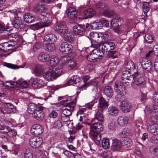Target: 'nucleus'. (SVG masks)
Here are the masks:
<instances>
[{"label": "nucleus", "instance_id": "obj_1", "mask_svg": "<svg viewBox=\"0 0 158 158\" xmlns=\"http://www.w3.org/2000/svg\"><path fill=\"white\" fill-rule=\"evenodd\" d=\"M88 124L90 126L91 131L89 135L90 138L94 141H97L95 143L97 144L100 143L101 141V135L99 134L103 130V126L100 123H95L91 125L90 123Z\"/></svg>", "mask_w": 158, "mask_h": 158}, {"label": "nucleus", "instance_id": "obj_2", "mask_svg": "<svg viewBox=\"0 0 158 158\" xmlns=\"http://www.w3.org/2000/svg\"><path fill=\"white\" fill-rule=\"evenodd\" d=\"M7 82H11L10 85H11L22 86L24 88H26L30 85H32L35 88H40L44 85V83L43 80L39 78L37 79L33 83L30 82V81L28 82H27L25 81H22L20 80L15 82H12L11 81H6V83Z\"/></svg>", "mask_w": 158, "mask_h": 158}, {"label": "nucleus", "instance_id": "obj_3", "mask_svg": "<svg viewBox=\"0 0 158 158\" xmlns=\"http://www.w3.org/2000/svg\"><path fill=\"white\" fill-rule=\"evenodd\" d=\"M102 51L103 53H107V56L108 58L114 59L116 56L114 55L116 53V51L115 50L116 46L113 42H107L104 43L101 45Z\"/></svg>", "mask_w": 158, "mask_h": 158}, {"label": "nucleus", "instance_id": "obj_4", "mask_svg": "<svg viewBox=\"0 0 158 158\" xmlns=\"http://www.w3.org/2000/svg\"><path fill=\"white\" fill-rule=\"evenodd\" d=\"M104 54L99 49L96 48L92 50L88 56V59L90 61L95 62L101 60Z\"/></svg>", "mask_w": 158, "mask_h": 158}, {"label": "nucleus", "instance_id": "obj_5", "mask_svg": "<svg viewBox=\"0 0 158 158\" xmlns=\"http://www.w3.org/2000/svg\"><path fill=\"white\" fill-rule=\"evenodd\" d=\"M47 10V8L44 4L40 5L37 4L35 7L33 8V11L35 13H40V15L42 17H40L41 19H45L44 21H47L48 23H50V21L48 19L47 16L49 15V14L45 13L44 11H46Z\"/></svg>", "mask_w": 158, "mask_h": 158}, {"label": "nucleus", "instance_id": "obj_6", "mask_svg": "<svg viewBox=\"0 0 158 158\" xmlns=\"http://www.w3.org/2000/svg\"><path fill=\"white\" fill-rule=\"evenodd\" d=\"M76 99L70 103H68L66 105V107L62 111L63 114L65 116H70L73 111V108L76 106Z\"/></svg>", "mask_w": 158, "mask_h": 158}, {"label": "nucleus", "instance_id": "obj_7", "mask_svg": "<svg viewBox=\"0 0 158 158\" xmlns=\"http://www.w3.org/2000/svg\"><path fill=\"white\" fill-rule=\"evenodd\" d=\"M44 108V107L42 106L38 107L37 110L32 114L33 117L38 120H42L44 117V114L43 112Z\"/></svg>", "mask_w": 158, "mask_h": 158}, {"label": "nucleus", "instance_id": "obj_8", "mask_svg": "<svg viewBox=\"0 0 158 158\" xmlns=\"http://www.w3.org/2000/svg\"><path fill=\"white\" fill-rule=\"evenodd\" d=\"M73 48L72 45L64 42L60 45L59 50L62 53L67 54L71 52Z\"/></svg>", "mask_w": 158, "mask_h": 158}, {"label": "nucleus", "instance_id": "obj_9", "mask_svg": "<svg viewBox=\"0 0 158 158\" xmlns=\"http://www.w3.org/2000/svg\"><path fill=\"white\" fill-rule=\"evenodd\" d=\"M42 142V138L34 137L30 139L29 143L32 147L35 148L39 147L41 145Z\"/></svg>", "mask_w": 158, "mask_h": 158}, {"label": "nucleus", "instance_id": "obj_10", "mask_svg": "<svg viewBox=\"0 0 158 158\" xmlns=\"http://www.w3.org/2000/svg\"><path fill=\"white\" fill-rule=\"evenodd\" d=\"M12 24L15 28L18 29L23 28L25 27L23 20L18 16H16L13 19Z\"/></svg>", "mask_w": 158, "mask_h": 158}, {"label": "nucleus", "instance_id": "obj_11", "mask_svg": "<svg viewBox=\"0 0 158 158\" xmlns=\"http://www.w3.org/2000/svg\"><path fill=\"white\" fill-rule=\"evenodd\" d=\"M143 74V72H139V70H137V72H135V73L132 74L131 73L130 76L127 78V79H125L124 81H125V83L127 85H128L129 84H132L134 82V79L136 77L140 75H142Z\"/></svg>", "mask_w": 158, "mask_h": 158}, {"label": "nucleus", "instance_id": "obj_12", "mask_svg": "<svg viewBox=\"0 0 158 158\" xmlns=\"http://www.w3.org/2000/svg\"><path fill=\"white\" fill-rule=\"evenodd\" d=\"M132 107L131 103L129 101L125 100L123 101L120 105V109L124 112H129Z\"/></svg>", "mask_w": 158, "mask_h": 158}, {"label": "nucleus", "instance_id": "obj_13", "mask_svg": "<svg viewBox=\"0 0 158 158\" xmlns=\"http://www.w3.org/2000/svg\"><path fill=\"white\" fill-rule=\"evenodd\" d=\"M43 131L42 127L38 124L33 125L31 130V134L34 135H38L42 134Z\"/></svg>", "mask_w": 158, "mask_h": 158}, {"label": "nucleus", "instance_id": "obj_14", "mask_svg": "<svg viewBox=\"0 0 158 158\" xmlns=\"http://www.w3.org/2000/svg\"><path fill=\"white\" fill-rule=\"evenodd\" d=\"M73 32L75 34L82 35L85 32V27L81 24H77L73 27Z\"/></svg>", "mask_w": 158, "mask_h": 158}, {"label": "nucleus", "instance_id": "obj_15", "mask_svg": "<svg viewBox=\"0 0 158 158\" xmlns=\"http://www.w3.org/2000/svg\"><path fill=\"white\" fill-rule=\"evenodd\" d=\"M43 19V22L42 23H37L36 24L31 25L30 26L31 29L34 30L39 29L44 27L48 26L49 25L50 23H48L47 21H44V19Z\"/></svg>", "mask_w": 158, "mask_h": 158}, {"label": "nucleus", "instance_id": "obj_16", "mask_svg": "<svg viewBox=\"0 0 158 158\" xmlns=\"http://www.w3.org/2000/svg\"><path fill=\"white\" fill-rule=\"evenodd\" d=\"M57 40V37L55 35L52 34H49L44 37L43 44L53 43L56 41Z\"/></svg>", "mask_w": 158, "mask_h": 158}, {"label": "nucleus", "instance_id": "obj_17", "mask_svg": "<svg viewBox=\"0 0 158 158\" xmlns=\"http://www.w3.org/2000/svg\"><path fill=\"white\" fill-rule=\"evenodd\" d=\"M52 69V67H49L48 71L43 74V77L47 81H52L56 78Z\"/></svg>", "mask_w": 158, "mask_h": 158}, {"label": "nucleus", "instance_id": "obj_18", "mask_svg": "<svg viewBox=\"0 0 158 158\" xmlns=\"http://www.w3.org/2000/svg\"><path fill=\"white\" fill-rule=\"evenodd\" d=\"M89 78L88 76H84L83 78L84 82L85 84L81 86L80 88L81 90L85 89L89 85H94L97 84L96 82L93 80H91L88 83H86Z\"/></svg>", "mask_w": 158, "mask_h": 158}, {"label": "nucleus", "instance_id": "obj_19", "mask_svg": "<svg viewBox=\"0 0 158 158\" xmlns=\"http://www.w3.org/2000/svg\"><path fill=\"white\" fill-rule=\"evenodd\" d=\"M66 13L69 18L75 20L76 18L77 11L75 8L70 7L67 10Z\"/></svg>", "mask_w": 158, "mask_h": 158}, {"label": "nucleus", "instance_id": "obj_20", "mask_svg": "<svg viewBox=\"0 0 158 158\" xmlns=\"http://www.w3.org/2000/svg\"><path fill=\"white\" fill-rule=\"evenodd\" d=\"M122 147V143L120 141L117 139L113 140L111 146V149L112 150L114 151H119L121 149Z\"/></svg>", "mask_w": 158, "mask_h": 158}, {"label": "nucleus", "instance_id": "obj_21", "mask_svg": "<svg viewBox=\"0 0 158 158\" xmlns=\"http://www.w3.org/2000/svg\"><path fill=\"white\" fill-rule=\"evenodd\" d=\"M96 10L91 8L86 9L84 12L83 15L85 19L91 18L96 14Z\"/></svg>", "mask_w": 158, "mask_h": 158}, {"label": "nucleus", "instance_id": "obj_22", "mask_svg": "<svg viewBox=\"0 0 158 158\" xmlns=\"http://www.w3.org/2000/svg\"><path fill=\"white\" fill-rule=\"evenodd\" d=\"M108 106V102L106 101L103 98L101 97L99 101V104L98 106V110L103 111L107 108Z\"/></svg>", "mask_w": 158, "mask_h": 158}, {"label": "nucleus", "instance_id": "obj_23", "mask_svg": "<svg viewBox=\"0 0 158 158\" xmlns=\"http://www.w3.org/2000/svg\"><path fill=\"white\" fill-rule=\"evenodd\" d=\"M142 70L141 71L140 70H138L139 72L142 73L143 72V74L142 75H140L137 77H136L135 79H134V82L137 85H143L145 83V79L143 77H140L141 76H143L144 74L143 69H142Z\"/></svg>", "mask_w": 158, "mask_h": 158}, {"label": "nucleus", "instance_id": "obj_24", "mask_svg": "<svg viewBox=\"0 0 158 158\" xmlns=\"http://www.w3.org/2000/svg\"><path fill=\"white\" fill-rule=\"evenodd\" d=\"M116 92L117 93L115 96L116 99L118 101H122L125 99V94L126 93V91H119L118 89H116Z\"/></svg>", "mask_w": 158, "mask_h": 158}, {"label": "nucleus", "instance_id": "obj_25", "mask_svg": "<svg viewBox=\"0 0 158 158\" xmlns=\"http://www.w3.org/2000/svg\"><path fill=\"white\" fill-rule=\"evenodd\" d=\"M128 120L127 117L124 116H120L118 118V123L120 126L124 127L127 124Z\"/></svg>", "mask_w": 158, "mask_h": 158}, {"label": "nucleus", "instance_id": "obj_26", "mask_svg": "<svg viewBox=\"0 0 158 158\" xmlns=\"http://www.w3.org/2000/svg\"><path fill=\"white\" fill-rule=\"evenodd\" d=\"M36 19L34 16L29 13H26L24 16V21L28 23L34 22Z\"/></svg>", "mask_w": 158, "mask_h": 158}, {"label": "nucleus", "instance_id": "obj_27", "mask_svg": "<svg viewBox=\"0 0 158 158\" xmlns=\"http://www.w3.org/2000/svg\"><path fill=\"white\" fill-rule=\"evenodd\" d=\"M103 92L105 95L110 98L112 97L113 95V89L110 86L105 87L103 89Z\"/></svg>", "mask_w": 158, "mask_h": 158}, {"label": "nucleus", "instance_id": "obj_28", "mask_svg": "<svg viewBox=\"0 0 158 158\" xmlns=\"http://www.w3.org/2000/svg\"><path fill=\"white\" fill-rule=\"evenodd\" d=\"M125 81L123 80L122 81H117L115 83L114 87L115 90L119 89V91H126Z\"/></svg>", "mask_w": 158, "mask_h": 158}, {"label": "nucleus", "instance_id": "obj_29", "mask_svg": "<svg viewBox=\"0 0 158 158\" xmlns=\"http://www.w3.org/2000/svg\"><path fill=\"white\" fill-rule=\"evenodd\" d=\"M50 67H52V72L53 73L55 77L56 78L59 76H60L62 73V70L60 67L56 66H49Z\"/></svg>", "mask_w": 158, "mask_h": 158}, {"label": "nucleus", "instance_id": "obj_30", "mask_svg": "<svg viewBox=\"0 0 158 158\" xmlns=\"http://www.w3.org/2000/svg\"><path fill=\"white\" fill-rule=\"evenodd\" d=\"M141 65L143 68L147 70V71H150L152 67V62L147 60H143L142 62Z\"/></svg>", "mask_w": 158, "mask_h": 158}, {"label": "nucleus", "instance_id": "obj_31", "mask_svg": "<svg viewBox=\"0 0 158 158\" xmlns=\"http://www.w3.org/2000/svg\"><path fill=\"white\" fill-rule=\"evenodd\" d=\"M118 113V109L115 106H110L108 109V114L110 116H116Z\"/></svg>", "mask_w": 158, "mask_h": 158}, {"label": "nucleus", "instance_id": "obj_32", "mask_svg": "<svg viewBox=\"0 0 158 158\" xmlns=\"http://www.w3.org/2000/svg\"><path fill=\"white\" fill-rule=\"evenodd\" d=\"M49 56L48 53L41 52L39 54L38 58L39 60L44 62L49 60Z\"/></svg>", "mask_w": 158, "mask_h": 158}, {"label": "nucleus", "instance_id": "obj_33", "mask_svg": "<svg viewBox=\"0 0 158 158\" xmlns=\"http://www.w3.org/2000/svg\"><path fill=\"white\" fill-rule=\"evenodd\" d=\"M50 66H57V64L59 62V59L57 57L54 56H49Z\"/></svg>", "mask_w": 158, "mask_h": 158}, {"label": "nucleus", "instance_id": "obj_34", "mask_svg": "<svg viewBox=\"0 0 158 158\" xmlns=\"http://www.w3.org/2000/svg\"><path fill=\"white\" fill-rule=\"evenodd\" d=\"M43 69L42 66L38 64L35 66L34 70L36 75L39 76L42 74Z\"/></svg>", "mask_w": 158, "mask_h": 158}, {"label": "nucleus", "instance_id": "obj_35", "mask_svg": "<svg viewBox=\"0 0 158 158\" xmlns=\"http://www.w3.org/2000/svg\"><path fill=\"white\" fill-rule=\"evenodd\" d=\"M38 108L35 104L33 103H30L28 106L27 111L30 114H32L37 110Z\"/></svg>", "mask_w": 158, "mask_h": 158}, {"label": "nucleus", "instance_id": "obj_36", "mask_svg": "<svg viewBox=\"0 0 158 158\" xmlns=\"http://www.w3.org/2000/svg\"><path fill=\"white\" fill-rule=\"evenodd\" d=\"M114 12L112 10H109L107 9L104 10L102 13V15L104 16L111 18L113 17L115 15Z\"/></svg>", "mask_w": 158, "mask_h": 158}, {"label": "nucleus", "instance_id": "obj_37", "mask_svg": "<svg viewBox=\"0 0 158 158\" xmlns=\"http://www.w3.org/2000/svg\"><path fill=\"white\" fill-rule=\"evenodd\" d=\"M43 45L47 51L52 52L55 50V45L53 43H47L46 44H43Z\"/></svg>", "mask_w": 158, "mask_h": 158}, {"label": "nucleus", "instance_id": "obj_38", "mask_svg": "<svg viewBox=\"0 0 158 158\" xmlns=\"http://www.w3.org/2000/svg\"><path fill=\"white\" fill-rule=\"evenodd\" d=\"M103 111L98 110L96 113L95 115L94 119H97L100 122H102L104 119V115L103 114Z\"/></svg>", "mask_w": 158, "mask_h": 158}, {"label": "nucleus", "instance_id": "obj_39", "mask_svg": "<svg viewBox=\"0 0 158 158\" xmlns=\"http://www.w3.org/2000/svg\"><path fill=\"white\" fill-rule=\"evenodd\" d=\"M147 130L150 133H155L158 135V126H155L154 125H149L148 126Z\"/></svg>", "mask_w": 158, "mask_h": 158}, {"label": "nucleus", "instance_id": "obj_40", "mask_svg": "<svg viewBox=\"0 0 158 158\" xmlns=\"http://www.w3.org/2000/svg\"><path fill=\"white\" fill-rule=\"evenodd\" d=\"M96 7L98 10H102L105 9H108L109 6L104 2H99L96 4Z\"/></svg>", "mask_w": 158, "mask_h": 158}, {"label": "nucleus", "instance_id": "obj_41", "mask_svg": "<svg viewBox=\"0 0 158 158\" xmlns=\"http://www.w3.org/2000/svg\"><path fill=\"white\" fill-rule=\"evenodd\" d=\"M5 107L6 110L9 111V113H14L16 111V109L14 105L10 103L5 104Z\"/></svg>", "mask_w": 158, "mask_h": 158}, {"label": "nucleus", "instance_id": "obj_42", "mask_svg": "<svg viewBox=\"0 0 158 158\" xmlns=\"http://www.w3.org/2000/svg\"><path fill=\"white\" fill-rule=\"evenodd\" d=\"M70 58L68 56H61L60 59V63L62 66H67Z\"/></svg>", "mask_w": 158, "mask_h": 158}, {"label": "nucleus", "instance_id": "obj_43", "mask_svg": "<svg viewBox=\"0 0 158 158\" xmlns=\"http://www.w3.org/2000/svg\"><path fill=\"white\" fill-rule=\"evenodd\" d=\"M125 67L126 69L132 71L135 69V63L132 61H129L126 64Z\"/></svg>", "mask_w": 158, "mask_h": 158}, {"label": "nucleus", "instance_id": "obj_44", "mask_svg": "<svg viewBox=\"0 0 158 158\" xmlns=\"http://www.w3.org/2000/svg\"><path fill=\"white\" fill-rule=\"evenodd\" d=\"M120 18L119 17H117L112 19L111 21V25L112 27H118L120 24Z\"/></svg>", "mask_w": 158, "mask_h": 158}, {"label": "nucleus", "instance_id": "obj_45", "mask_svg": "<svg viewBox=\"0 0 158 158\" xmlns=\"http://www.w3.org/2000/svg\"><path fill=\"white\" fill-rule=\"evenodd\" d=\"M23 155L25 158H32L33 157L32 150L28 148L25 149Z\"/></svg>", "mask_w": 158, "mask_h": 158}, {"label": "nucleus", "instance_id": "obj_46", "mask_svg": "<svg viewBox=\"0 0 158 158\" xmlns=\"http://www.w3.org/2000/svg\"><path fill=\"white\" fill-rule=\"evenodd\" d=\"M63 37L67 41L70 42H73L74 40V36L69 31Z\"/></svg>", "mask_w": 158, "mask_h": 158}, {"label": "nucleus", "instance_id": "obj_47", "mask_svg": "<svg viewBox=\"0 0 158 158\" xmlns=\"http://www.w3.org/2000/svg\"><path fill=\"white\" fill-rule=\"evenodd\" d=\"M77 65V63L76 61L70 59L67 66L68 69L69 70H70L75 68Z\"/></svg>", "mask_w": 158, "mask_h": 158}, {"label": "nucleus", "instance_id": "obj_48", "mask_svg": "<svg viewBox=\"0 0 158 158\" xmlns=\"http://www.w3.org/2000/svg\"><path fill=\"white\" fill-rule=\"evenodd\" d=\"M131 134V132L130 129L127 128L124 129L121 133V136L123 137L130 135Z\"/></svg>", "mask_w": 158, "mask_h": 158}, {"label": "nucleus", "instance_id": "obj_49", "mask_svg": "<svg viewBox=\"0 0 158 158\" xmlns=\"http://www.w3.org/2000/svg\"><path fill=\"white\" fill-rule=\"evenodd\" d=\"M68 31V30L66 25L62 24L61 29H60V31H59V34L63 37Z\"/></svg>", "mask_w": 158, "mask_h": 158}, {"label": "nucleus", "instance_id": "obj_50", "mask_svg": "<svg viewBox=\"0 0 158 158\" xmlns=\"http://www.w3.org/2000/svg\"><path fill=\"white\" fill-rule=\"evenodd\" d=\"M143 10L144 15L146 16L147 15V13L150 10L149 3L148 2H145L143 3Z\"/></svg>", "mask_w": 158, "mask_h": 158}, {"label": "nucleus", "instance_id": "obj_51", "mask_svg": "<svg viewBox=\"0 0 158 158\" xmlns=\"http://www.w3.org/2000/svg\"><path fill=\"white\" fill-rule=\"evenodd\" d=\"M102 144L103 148L105 149L108 148L110 146L109 140L105 138H103L102 141Z\"/></svg>", "mask_w": 158, "mask_h": 158}, {"label": "nucleus", "instance_id": "obj_52", "mask_svg": "<svg viewBox=\"0 0 158 158\" xmlns=\"http://www.w3.org/2000/svg\"><path fill=\"white\" fill-rule=\"evenodd\" d=\"M153 38L152 35L149 34H146L144 37L145 42L151 43L153 42Z\"/></svg>", "mask_w": 158, "mask_h": 158}, {"label": "nucleus", "instance_id": "obj_53", "mask_svg": "<svg viewBox=\"0 0 158 158\" xmlns=\"http://www.w3.org/2000/svg\"><path fill=\"white\" fill-rule=\"evenodd\" d=\"M112 156L111 152L109 151L104 152L101 154V156L103 158H111Z\"/></svg>", "mask_w": 158, "mask_h": 158}, {"label": "nucleus", "instance_id": "obj_54", "mask_svg": "<svg viewBox=\"0 0 158 158\" xmlns=\"http://www.w3.org/2000/svg\"><path fill=\"white\" fill-rule=\"evenodd\" d=\"M102 34L101 33H97L95 36L93 41L96 43H98L100 42L102 39Z\"/></svg>", "mask_w": 158, "mask_h": 158}, {"label": "nucleus", "instance_id": "obj_55", "mask_svg": "<svg viewBox=\"0 0 158 158\" xmlns=\"http://www.w3.org/2000/svg\"><path fill=\"white\" fill-rule=\"evenodd\" d=\"M123 144L124 146L128 147L132 144V141L131 139L125 138L123 141Z\"/></svg>", "mask_w": 158, "mask_h": 158}, {"label": "nucleus", "instance_id": "obj_56", "mask_svg": "<svg viewBox=\"0 0 158 158\" xmlns=\"http://www.w3.org/2000/svg\"><path fill=\"white\" fill-rule=\"evenodd\" d=\"M15 46L14 43L10 44L9 43V42L4 43L2 45H1V47L4 48L5 49H6V48H10V47H13Z\"/></svg>", "mask_w": 158, "mask_h": 158}, {"label": "nucleus", "instance_id": "obj_57", "mask_svg": "<svg viewBox=\"0 0 158 158\" xmlns=\"http://www.w3.org/2000/svg\"><path fill=\"white\" fill-rule=\"evenodd\" d=\"M41 47V44L40 42H36L34 45L33 48V51L34 52L37 51Z\"/></svg>", "mask_w": 158, "mask_h": 158}, {"label": "nucleus", "instance_id": "obj_58", "mask_svg": "<svg viewBox=\"0 0 158 158\" xmlns=\"http://www.w3.org/2000/svg\"><path fill=\"white\" fill-rule=\"evenodd\" d=\"M5 66L9 68L13 69H19L20 67L17 65H15L11 64L6 63L5 64Z\"/></svg>", "mask_w": 158, "mask_h": 158}, {"label": "nucleus", "instance_id": "obj_59", "mask_svg": "<svg viewBox=\"0 0 158 158\" xmlns=\"http://www.w3.org/2000/svg\"><path fill=\"white\" fill-rule=\"evenodd\" d=\"M62 126V122L59 120L56 121L54 123V127L57 129H59Z\"/></svg>", "mask_w": 158, "mask_h": 158}, {"label": "nucleus", "instance_id": "obj_60", "mask_svg": "<svg viewBox=\"0 0 158 158\" xmlns=\"http://www.w3.org/2000/svg\"><path fill=\"white\" fill-rule=\"evenodd\" d=\"M103 35L107 39H110L112 36V34L109 30L105 31L103 33Z\"/></svg>", "mask_w": 158, "mask_h": 158}, {"label": "nucleus", "instance_id": "obj_61", "mask_svg": "<svg viewBox=\"0 0 158 158\" xmlns=\"http://www.w3.org/2000/svg\"><path fill=\"white\" fill-rule=\"evenodd\" d=\"M131 73L130 72L128 71H123L122 73V78L123 80H125V79H127V78L130 76Z\"/></svg>", "mask_w": 158, "mask_h": 158}, {"label": "nucleus", "instance_id": "obj_62", "mask_svg": "<svg viewBox=\"0 0 158 158\" xmlns=\"http://www.w3.org/2000/svg\"><path fill=\"white\" fill-rule=\"evenodd\" d=\"M98 23L96 22H94L90 24L91 28L93 29H99V27L98 26Z\"/></svg>", "mask_w": 158, "mask_h": 158}, {"label": "nucleus", "instance_id": "obj_63", "mask_svg": "<svg viewBox=\"0 0 158 158\" xmlns=\"http://www.w3.org/2000/svg\"><path fill=\"white\" fill-rule=\"evenodd\" d=\"M100 22L102 25L106 27H108L109 26V22L106 19H102L100 20Z\"/></svg>", "mask_w": 158, "mask_h": 158}, {"label": "nucleus", "instance_id": "obj_64", "mask_svg": "<svg viewBox=\"0 0 158 158\" xmlns=\"http://www.w3.org/2000/svg\"><path fill=\"white\" fill-rule=\"evenodd\" d=\"M150 140L153 143H158V136H153L151 137Z\"/></svg>", "mask_w": 158, "mask_h": 158}]
</instances>
